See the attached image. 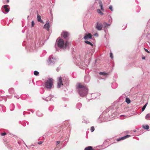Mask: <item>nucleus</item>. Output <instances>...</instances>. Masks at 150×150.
Returning a JSON list of instances; mask_svg holds the SVG:
<instances>
[{
	"instance_id": "18",
	"label": "nucleus",
	"mask_w": 150,
	"mask_h": 150,
	"mask_svg": "<svg viewBox=\"0 0 150 150\" xmlns=\"http://www.w3.org/2000/svg\"><path fill=\"white\" fill-rule=\"evenodd\" d=\"M99 74L100 75H103V76H107L108 75V74L105 73V72H100Z\"/></svg>"
},
{
	"instance_id": "8",
	"label": "nucleus",
	"mask_w": 150,
	"mask_h": 150,
	"mask_svg": "<svg viewBox=\"0 0 150 150\" xmlns=\"http://www.w3.org/2000/svg\"><path fill=\"white\" fill-rule=\"evenodd\" d=\"M69 34L67 32H63L61 34V36L64 38H66L68 35Z\"/></svg>"
},
{
	"instance_id": "20",
	"label": "nucleus",
	"mask_w": 150,
	"mask_h": 150,
	"mask_svg": "<svg viewBox=\"0 0 150 150\" xmlns=\"http://www.w3.org/2000/svg\"><path fill=\"white\" fill-rule=\"evenodd\" d=\"M110 25V24H108L106 23H103L104 28H107L108 26Z\"/></svg>"
},
{
	"instance_id": "7",
	"label": "nucleus",
	"mask_w": 150,
	"mask_h": 150,
	"mask_svg": "<svg viewBox=\"0 0 150 150\" xmlns=\"http://www.w3.org/2000/svg\"><path fill=\"white\" fill-rule=\"evenodd\" d=\"M92 38V35L91 33H88V34H86L84 37L85 40H87L88 38L91 39Z\"/></svg>"
},
{
	"instance_id": "35",
	"label": "nucleus",
	"mask_w": 150,
	"mask_h": 150,
	"mask_svg": "<svg viewBox=\"0 0 150 150\" xmlns=\"http://www.w3.org/2000/svg\"><path fill=\"white\" fill-rule=\"evenodd\" d=\"M144 50L146 52L148 53H149V51L147 49L144 48Z\"/></svg>"
},
{
	"instance_id": "13",
	"label": "nucleus",
	"mask_w": 150,
	"mask_h": 150,
	"mask_svg": "<svg viewBox=\"0 0 150 150\" xmlns=\"http://www.w3.org/2000/svg\"><path fill=\"white\" fill-rule=\"evenodd\" d=\"M90 80V77L88 76H86L85 77L84 81L85 82L88 83L89 82Z\"/></svg>"
},
{
	"instance_id": "2",
	"label": "nucleus",
	"mask_w": 150,
	"mask_h": 150,
	"mask_svg": "<svg viewBox=\"0 0 150 150\" xmlns=\"http://www.w3.org/2000/svg\"><path fill=\"white\" fill-rule=\"evenodd\" d=\"M57 41L58 47L61 48H66L69 45V43L67 41L64 42V40L62 39L58 38Z\"/></svg>"
},
{
	"instance_id": "36",
	"label": "nucleus",
	"mask_w": 150,
	"mask_h": 150,
	"mask_svg": "<svg viewBox=\"0 0 150 150\" xmlns=\"http://www.w3.org/2000/svg\"><path fill=\"white\" fill-rule=\"evenodd\" d=\"M42 141H40L38 142V144H42Z\"/></svg>"
},
{
	"instance_id": "25",
	"label": "nucleus",
	"mask_w": 150,
	"mask_h": 150,
	"mask_svg": "<svg viewBox=\"0 0 150 150\" xmlns=\"http://www.w3.org/2000/svg\"><path fill=\"white\" fill-rule=\"evenodd\" d=\"M34 74L35 75L37 76L39 74V72L37 71H34Z\"/></svg>"
},
{
	"instance_id": "9",
	"label": "nucleus",
	"mask_w": 150,
	"mask_h": 150,
	"mask_svg": "<svg viewBox=\"0 0 150 150\" xmlns=\"http://www.w3.org/2000/svg\"><path fill=\"white\" fill-rule=\"evenodd\" d=\"M44 27L45 29L48 31L50 28L49 22H48V23L45 24L44 25Z\"/></svg>"
},
{
	"instance_id": "30",
	"label": "nucleus",
	"mask_w": 150,
	"mask_h": 150,
	"mask_svg": "<svg viewBox=\"0 0 150 150\" xmlns=\"http://www.w3.org/2000/svg\"><path fill=\"white\" fill-rule=\"evenodd\" d=\"M78 105H79V107H78V108H80L81 107V104L80 103H79L76 105L77 106Z\"/></svg>"
},
{
	"instance_id": "6",
	"label": "nucleus",
	"mask_w": 150,
	"mask_h": 150,
	"mask_svg": "<svg viewBox=\"0 0 150 150\" xmlns=\"http://www.w3.org/2000/svg\"><path fill=\"white\" fill-rule=\"evenodd\" d=\"M103 25L102 23H99L98 22L96 23V28L97 30H102V28Z\"/></svg>"
},
{
	"instance_id": "15",
	"label": "nucleus",
	"mask_w": 150,
	"mask_h": 150,
	"mask_svg": "<svg viewBox=\"0 0 150 150\" xmlns=\"http://www.w3.org/2000/svg\"><path fill=\"white\" fill-rule=\"evenodd\" d=\"M142 127L144 129H149V127L148 125H143Z\"/></svg>"
},
{
	"instance_id": "5",
	"label": "nucleus",
	"mask_w": 150,
	"mask_h": 150,
	"mask_svg": "<svg viewBox=\"0 0 150 150\" xmlns=\"http://www.w3.org/2000/svg\"><path fill=\"white\" fill-rule=\"evenodd\" d=\"M63 84L62 83V78L61 77L59 78L58 80L57 83V87L58 88H59L62 85H63Z\"/></svg>"
},
{
	"instance_id": "17",
	"label": "nucleus",
	"mask_w": 150,
	"mask_h": 150,
	"mask_svg": "<svg viewBox=\"0 0 150 150\" xmlns=\"http://www.w3.org/2000/svg\"><path fill=\"white\" fill-rule=\"evenodd\" d=\"M84 150H93V148L92 146H89L86 148Z\"/></svg>"
},
{
	"instance_id": "37",
	"label": "nucleus",
	"mask_w": 150,
	"mask_h": 150,
	"mask_svg": "<svg viewBox=\"0 0 150 150\" xmlns=\"http://www.w3.org/2000/svg\"><path fill=\"white\" fill-rule=\"evenodd\" d=\"M37 115H38V116H42V114H40V115H38V112H37Z\"/></svg>"
},
{
	"instance_id": "27",
	"label": "nucleus",
	"mask_w": 150,
	"mask_h": 150,
	"mask_svg": "<svg viewBox=\"0 0 150 150\" xmlns=\"http://www.w3.org/2000/svg\"><path fill=\"white\" fill-rule=\"evenodd\" d=\"M91 132H93L94 130V128L93 127H92L91 128Z\"/></svg>"
},
{
	"instance_id": "28",
	"label": "nucleus",
	"mask_w": 150,
	"mask_h": 150,
	"mask_svg": "<svg viewBox=\"0 0 150 150\" xmlns=\"http://www.w3.org/2000/svg\"><path fill=\"white\" fill-rule=\"evenodd\" d=\"M5 11L6 12L8 13L9 11V9L8 8H6L5 9Z\"/></svg>"
},
{
	"instance_id": "39",
	"label": "nucleus",
	"mask_w": 150,
	"mask_h": 150,
	"mask_svg": "<svg viewBox=\"0 0 150 150\" xmlns=\"http://www.w3.org/2000/svg\"><path fill=\"white\" fill-rule=\"evenodd\" d=\"M142 58L143 59H145V57L144 56L142 57Z\"/></svg>"
},
{
	"instance_id": "12",
	"label": "nucleus",
	"mask_w": 150,
	"mask_h": 150,
	"mask_svg": "<svg viewBox=\"0 0 150 150\" xmlns=\"http://www.w3.org/2000/svg\"><path fill=\"white\" fill-rule=\"evenodd\" d=\"M37 18L38 21L40 22L41 23H43V21L41 20L40 16L38 14L37 15Z\"/></svg>"
},
{
	"instance_id": "16",
	"label": "nucleus",
	"mask_w": 150,
	"mask_h": 150,
	"mask_svg": "<svg viewBox=\"0 0 150 150\" xmlns=\"http://www.w3.org/2000/svg\"><path fill=\"white\" fill-rule=\"evenodd\" d=\"M145 119L146 120H149L150 119V114H147L145 117Z\"/></svg>"
},
{
	"instance_id": "3",
	"label": "nucleus",
	"mask_w": 150,
	"mask_h": 150,
	"mask_svg": "<svg viewBox=\"0 0 150 150\" xmlns=\"http://www.w3.org/2000/svg\"><path fill=\"white\" fill-rule=\"evenodd\" d=\"M52 79L51 78H50L45 83V86L47 89H50L52 88Z\"/></svg>"
},
{
	"instance_id": "4",
	"label": "nucleus",
	"mask_w": 150,
	"mask_h": 150,
	"mask_svg": "<svg viewBox=\"0 0 150 150\" xmlns=\"http://www.w3.org/2000/svg\"><path fill=\"white\" fill-rule=\"evenodd\" d=\"M56 58L52 56L49 57L47 63L48 65H52L56 61Z\"/></svg>"
},
{
	"instance_id": "41",
	"label": "nucleus",
	"mask_w": 150,
	"mask_h": 150,
	"mask_svg": "<svg viewBox=\"0 0 150 150\" xmlns=\"http://www.w3.org/2000/svg\"><path fill=\"white\" fill-rule=\"evenodd\" d=\"M50 97H47V98H48V99H49V98Z\"/></svg>"
},
{
	"instance_id": "21",
	"label": "nucleus",
	"mask_w": 150,
	"mask_h": 150,
	"mask_svg": "<svg viewBox=\"0 0 150 150\" xmlns=\"http://www.w3.org/2000/svg\"><path fill=\"white\" fill-rule=\"evenodd\" d=\"M9 92L11 94L14 93V90L12 88H10L9 89Z\"/></svg>"
},
{
	"instance_id": "24",
	"label": "nucleus",
	"mask_w": 150,
	"mask_h": 150,
	"mask_svg": "<svg viewBox=\"0 0 150 150\" xmlns=\"http://www.w3.org/2000/svg\"><path fill=\"white\" fill-rule=\"evenodd\" d=\"M109 18V22L111 23L112 22V19L110 16H108Z\"/></svg>"
},
{
	"instance_id": "19",
	"label": "nucleus",
	"mask_w": 150,
	"mask_h": 150,
	"mask_svg": "<svg viewBox=\"0 0 150 150\" xmlns=\"http://www.w3.org/2000/svg\"><path fill=\"white\" fill-rule=\"evenodd\" d=\"M125 101L128 104H129L131 102L130 99L128 98H126Z\"/></svg>"
},
{
	"instance_id": "34",
	"label": "nucleus",
	"mask_w": 150,
	"mask_h": 150,
	"mask_svg": "<svg viewBox=\"0 0 150 150\" xmlns=\"http://www.w3.org/2000/svg\"><path fill=\"white\" fill-rule=\"evenodd\" d=\"M60 141H57L56 143L57 145L58 144H59L60 143Z\"/></svg>"
},
{
	"instance_id": "38",
	"label": "nucleus",
	"mask_w": 150,
	"mask_h": 150,
	"mask_svg": "<svg viewBox=\"0 0 150 150\" xmlns=\"http://www.w3.org/2000/svg\"><path fill=\"white\" fill-rule=\"evenodd\" d=\"M94 35V36H98V33H96Z\"/></svg>"
},
{
	"instance_id": "11",
	"label": "nucleus",
	"mask_w": 150,
	"mask_h": 150,
	"mask_svg": "<svg viewBox=\"0 0 150 150\" xmlns=\"http://www.w3.org/2000/svg\"><path fill=\"white\" fill-rule=\"evenodd\" d=\"M98 3L99 6L100 7V10L102 11H103L104 9L102 2L101 1H99Z\"/></svg>"
},
{
	"instance_id": "26",
	"label": "nucleus",
	"mask_w": 150,
	"mask_h": 150,
	"mask_svg": "<svg viewBox=\"0 0 150 150\" xmlns=\"http://www.w3.org/2000/svg\"><path fill=\"white\" fill-rule=\"evenodd\" d=\"M109 8L110 10L112 11H113V7L112 6L110 5L109 6Z\"/></svg>"
},
{
	"instance_id": "32",
	"label": "nucleus",
	"mask_w": 150,
	"mask_h": 150,
	"mask_svg": "<svg viewBox=\"0 0 150 150\" xmlns=\"http://www.w3.org/2000/svg\"><path fill=\"white\" fill-rule=\"evenodd\" d=\"M6 134L5 132L2 133L1 134V136H4L6 135Z\"/></svg>"
},
{
	"instance_id": "40",
	"label": "nucleus",
	"mask_w": 150,
	"mask_h": 150,
	"mask_svg": "<svg viewBox=\"0 0 150 150\" xmlns=\"http://www.w3.org/2000/svg\"><path fill=\"white\" fill-rule=\"evenodd\" d=\"M7 2H9V0H7Z\"/></svg>"
},
{
	"instance_id": "31",
	"label": "nucleus",
	"mask_w": 150,
	"mask_h": 150,
	"mask_svg": "<svg viewBox=\"0 0 150 150\" xmlns=\"http://www.w3.org/2000/svg\"><path fill=\"white\" fill-rule=\"evenodd\" d=\"M8 6V5H5L4 6V9L7 8V7Z\"/></svg>"
},
{
	"instance_id": "14",
	"label": "nucleus",
	"mask_w": 150,
	"mask_h": 150,
	"mask_svg": "<svg viewBox=\"0 0 150 150\" xmlns=\"http://www.w3.org/2000/svg\"><path fill=\"white\" fill-rule=\"evenodd\" d=\"M97 12L101 16H103L104 14L101 11L100 9H98L97 10Z\"/></svg>"
},
{
	"instance_id": "33",
	"label": "nucleus",
	"mask_w": 150,
	"mask_h": 150,
	"mask_svg": "<svg viewBox=\"0 0 150 150\" xmlns=\"http://www.w3.org/2000/svg\"><path fill=\"white\" fill-rule=\"evenodd\" d=\"M110 57L112 58L113 57V54L112 52L110 53Z\"/></svg>"
},
{
	"instance_id": "22",
	"label": "nucleus",
	"mask_w": 150,
	"mask_h": 150,
	"mask_svg": "<svg viewBox=\"0 0 150 150\" xmlns=\"http://www.w3.org/2000/svg\"><path fill=\"white\" fill-rule=\"evenodd\" d=\"M147 104V103H146V104L142 108V112L146 108Z\"/></svg>"
},
{
	"instance_id": "23",
	"label": "nucleus",
	"mask_w": 150,
	"mask_h": 150,
	"mask_svg": "<svg viewBox=\"0 0 150 150\" xmlns=\"http://www.w3.org/2000/svg\"><path fill=\"white\" fill-rule=\"evenodd\" d=\"M85 42L87 44L90 45L92 46L93 45V44L91 42H90L89 41H85Z\"/></svg>"
},
{
	"instance_id": "29",
	"label": "nucleus",
	"mask_w": 150,
	"mask_h": 150,
	"mask_svg": "<svg viewBox=\"0 0 150 150\" xmlns=\"http://www.w3.org/2000/svg\"><path fill=\"white\" fill-rule=\"evenodd\" d=\"M35 24L34 22L33 21H32L31 22V26H32L33 27Z\"/></svg>"
},
{
	"instance_id": "1",
	"label": "nucleus",
	"mask_w": 150,
	"mask_h": 150,
	"mask_svg": "<svg viewBox=\"0 0 150 150\" xmlns=\"http://www.w3.org/2000/svg\"><path fill=\"white\" fill-rule=\"evenodd\" d=\"M76 88L80 96L83 97L88 93V90L86 86L78 83L76 85Z\"/></svg>"
},
{
	"instance_id": "10",
	"label": "nucleus",
	"mask_w": 150,
	"mask_h": 150,
	"mask_svg": "<svg viewBox=\"0 0 150 150\" xmlns=\"http://www.w3.org/2000/svg\"><path fill=\"white\" fill-rule=\"evenodd\" d=\"M130 136V135H127L126 136L121 137V138H119L118 139H117V141H119L121 140H123L124 139H125L129 137Z\"/></svg>"
}]
</instances>
